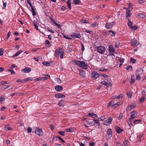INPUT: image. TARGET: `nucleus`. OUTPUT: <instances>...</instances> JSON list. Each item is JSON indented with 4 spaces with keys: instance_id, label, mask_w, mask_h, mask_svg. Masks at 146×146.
<instances>
[{
    "instance_id": "1",
    "label": "nucleus",
    "mask_w": 146,
    "mask_h": 146,
    "mask_svg": "<svg viewBox=\"0 0 146 146\" xmlns=\"http://www.w3.org/2000/svg\"><path fill=\"white\" fill-rule=\"evenodd\" d=\"M74 61L76 65L79 66L80 67L85 70H87L88 68V63L84 61H80L74 60Z\"/></svg>"
},
{
    "instance_id": "2",
    "label": "nucleus",
    "mask_w": 146,
    "mask_h": 146,
    "mask_svg": "<svg viewBox=\"0 0 146 146\" xmlns=\"http://www.w3.org/2000/svg\"><path fill=\"white\" fill-rule=\"evenodd\" d=\"M61 50L62 49L60 48H59L58 49H56L55 50V56L56 57H58L59 54H60V58H63V55L64 54V52L63 51H61Z\"/></svg>"
},
{
    "instance_id": "3",
    "label": "nucleus",
    "mask_w": 146,
    "mask_h": 146,
    "mask_svg": "<svg viewBox=\"0 0 146 146\" xmlns=\"http://www.w3.org/2000/svg\"><path fill=\"white\" fill-rule=\"evenodd\" d=\"M108 51L110 56H115L113 53L115 52V49L114 47L111 45H109L108 46Z\"/></svg>"
},
{
    "instance_id": "4",
    "label": "nucleus",
    "mask_w": 146,
    "mask_h": 146,
    "mask_svg": "<svg viewBox=\"0 0 146 146\" xmlns=\"http://www.w3.org/2000/svg\"><path fill=\"white\" fill-rule=\"evenodd\" d=\"M105 48L104 47L101 46H98L97 48V51L98 52L101 54L104 53L105 52Z\"/></svg>"
},
{
    "instance_id": "5",
    "label": "nucleus",
    "mask_w": 146,
    "mask_h": 146,
    "mask_svg": "<svg viewBox=\"0 0 146 146\" xmlns=\"http://www.w3.org/2000/svg\"><path fill=\"white\" fill-rule=\"evenodd\" d=\"M35 133L37 135L39 136H42L43 134L42 130L40 128H37L35 130Z\"/></svg>"
},
{
    "instance_id": "6",
    "label": "nucleus",
    "mask_w": 146,
    "mask_h": 146,
    "mask_svg": "<svg viewBox=\"0 0 146 146\" xmlns=\"http://www.w3.org/2000/svg\"><path fill=\"white\" fill-rule=\"evenodd\" d=\"M115 24L114 22H112L111 23H106L105 25V27L107 29H111L113 26Z\"/></svg>"
},
{
    "instance_id": "7",
    "label": "nucleus",
    "mask_w": 146,
    "mask_h": 146,
    "mask_svg": "<svg viewBox=\"0 0 146 146\" xmlns=\"http://www.w3.org/2000/svg\"><path fill=\"white\" fill-rule=\"evenodd\" d=\"M91 76L93 79L95 80L99 77L100 75L97 72L93 71L91 73Z\"/></svg>"
},
{
    "instance_id": "8",
    "label": "nucleus",
    "mask_w": 146,
    "mask_h": 146,
    "mask_svg": "<svg viewBox=\"0 0 146 146\" xmlns=\"http://www.w3.org/2000/svg\"><path fill=\"white\" fill-rule=\"evenodd\" d=\"M113 118L111 117H109L108 119L104 122V124L106 125H108L111 124L113 120Z\"/></svg>"
},
{
    "instance_id": "9",
    "label": "nucleus",
    "mask_w": 146,
    "mask_h": 146,
    "mask_svg": "<svg viewBox=\"0 0 146 146\" xmlns=\"http://www.w3.org/2000/svg\"><path fill=\"white\" fill-rule=\"evenodd\" d=\"M136 106L135 103L132 104L130 105H129L126 108V111H129L134 108Z\"/></svg>"
},
{
    "instance_id": "10",
    "label": "nucleus",
    "mask_w": 146,
    "mask_h": 146,
    "mask_svg": "<svg viewBox=\"0 0 146 146\" xmlns=\"http://www.w3.org/2000/svg\"><path fill=\"white\" fill-rule=\"evenodd\" d=\"M131 43V45L133 46H136L139 44V42L135 38L132 39Z\"/></svg>"
},
{
    "instance_id": "11",
    "label": "nucleus",
    "mask_w": 146,
    "mask_h": 146,
    "mask_svg": "<svg viewBox=\"0 0 146 146\" xmlns=\"http://www.w3.org/2000/svg\"><path fill=\"white\" fill-rule=\"evenodd\" d=\"M138 113L137 111H133L131 113V114L130 116V118L131 119H134L135 118L137 117L138 115Z\"/></svg>"
},
{
    "instance_id": "12",
    "label": "nucleus",
    "mask_w": 146,
    "mask_h": 146,
    "mask_svg": "<svg viewBox=\"0 0 146 146\" xmlns=\"http://www.w3.org/2000/svg\"><path fill=\"white\" fill-rule=\"evenodd\" d=\"M71 36L72 38H80L81 37L80 34L77 32L74 33L71 35Z\"/></svg>"
},
{
    "instance_id": "13",
    "label": "nucleus",
    "mask_w": 146,
    "mask_h": 146,
    "mask_svg": "<svg viewBox=\"0 0 146 146\" xmlns=\"http://www.w3.org/2000/svg\"><path fill=\"white\" fill-rule=\"evenodd\" d=\"M31 71V69L29 67H26L24 69H22L21 71L24 73H27L30 72Z\"/></svg>"
},
{
    "instance_id": "14",
    "label": "nucleus",
    "mask_w": 146,
    "mask_h": 146,
    "mask_svg": "<svg viewBox=\"0 0 146 146\" xmlns=\"http://www.w3.org/2000/svg\"><path fill=\"white\" fill-rule=\"evenodd\" d=\"M50 19L51 21L54 23L56 26H57L59 28H60L61 27V25L57 24L55 21L54 20L52 17L50 18Z\"/></svg>"
},
{
    "instance_id": "15",
    "label": "nucleus",
    "mask_w": 146,
    "mask_h": 146,
    "mask_svg": "<svg viewBox=\"0 0 146 146\" xmlns=\"http://www.w3.org/2000/svg\"><path fill=\"white\" fill-rule=\"evenodd\" d=\"M101 84H103L106 86L108 87L109 86H112L111 83V82L108 83L106 82L105 81H103L101 82Z\"/></svg>"
},
{
    "instance_id": "16",
    "label": "nucleus",
    "mask_w": 146,
    "mask_h": 146,
    "mask_svg": "<svg viewBox=\"0 0 146 146\" xmlns=\"http://www.w3.org/2000/svg\"><path fill=\"white\" fill-rule=\"evenodd\" d=\"M55 97L56 98H64L65 97V96L59 93L56 94L55 95Z\"/></svg>"
},
{
    "instance_id": "17",
    "label": "nucleus",
    "mask_w": 146,
    "mask_h": 146,
    "mask_svg": "<svg viewBox=\"0 0 146 146\" xmlns=\"http://www.w3.org/2000/svg\"><path fill=\"white\" fill-rule=\"evenodd\" d=\"M55 89L57 91H60L63 90V88L62 86L58 85L55 86Z\"/></svg>"
},
{
    "instance_id": "18",
    "label": "nucleus",
    "mask_w": 146,
    "mask_h": 146,
    "mask_svg": "<svg viewBox=\"0 0 146 146\" xmlns=\"http://www.w3.org/2000/svg\"><path fill=\"white\" fill-rule=\"evenodd\" d=\"M88 115L90 117L95 119L98 117V116L96 114L92 113H88Z\"/></svg>"
},
{
    "instance_id": "19",
    "label": "nucleus",
    "mask_w": 146,
    "mask_h": 146,
    "mask_svg": "<svg viewBox=\"0 0 146 146\" xmlns=\"http://www.w3.org/2000/svg\"><path fill=\"white\" fill-rule=\"evenodd\" d=\"M127 4L128 5V7L126 9L127 11H131L133 9V5L130 3H127Z\"/></svg>"
},
{
    "instance_id": "20",
    "label": "nucleus",
    "mask_w": 146,
    "mask_h": 146,
    "mask_svg": "<svg viewBox=\"0 0 146 146\" xmlns=\"http://www.w3.org/2000/svg\"><path fill=\"white\" fill-rule=\"evenodd\" d=\"M107 134V135H108L110 137H111L112 134V132L111 129H108Z\"/></svg>"
},
{
    "instance_id": "21",
    "label": "nucleus",
    "mask_w": 146,
    "mask_h": 146,
    "mask_svg": "<svg viewBox=\"0 0 146 146\" xmlns=\"http://www.w3.org/2000/svg\"><path fill=\"white\" fill-rule=\"evenodd\" d=\"M93 121L94 122V124L96 123L97 124V125H96L95 127L97 128H98L100 126V123L99 121L98 120L95 119H93Z\"/></svg>"
},
{
    "instance_id": "22",
    "label": "nucleus",
    "mask_w": 146,
    "mask_h": 146,
    "mask_svg": "<svg viewBox=\"0 0 146 146\" xmlns=\"http://www.w3.org/2000/svg\"><path fill=\"white\" fill-rule=\"evenodd\" d=\"M131 11H127L125 13L126 18L127 19H129V18L132 15V13L130 12Z\"/></svg>"
},
{
    "instance_id": "23",
    "label": "nucleus",
    "mask_w": 146,
    "mask_h": 146,
    "mask_svg": "<svg viewBox=\"0 0 146 146\" xmlns=\"http://www.w3.org/2000/svg\"><path fill=\"white\" fill-rule=\"evenodd\" d=\"M86 123L87 124L92 125H94V122L93 121V119H92L91 121H86Z\"/></svg>"
},
{
    "instance_id": "24",
    "label": "nucleus",
    "mask_w": 146,
    "mask_h": 146,
    "mask_svg": "<svg viewBox=\"0 0 146 146\" xmlns=\"http://www.w3.org/2000/svg\"><path fill=\"white\" fill-rule=\"evenodd\" d=\"M135 81V76L134 75H132L131 76V78L130 82V84H132Z\"/></svg>"
},
{
    "instance_id": "25",
    "label": "nucleus",
    "mask_w": 146,
    "mask_h": 146,
    "mask_svg": "<svg viewBox=\"0 0 146 146\" xmlns=\"http://www.w3.org/2000/svg\"><path fill=\"white\" fill-rule=\"evenodd\" d=\"M143 72V70L141 68L138 69L136 71V73H138L139 75L142 74Z\"/></svg>"
},
{
    "instance_id": "26",
    "label": "nucleus",
    "mask_w": 146,
    "mask_h": 146,
    "mask_svg": "<svg viewBox=\"0 0 146 146\" xmlns=\"http://www.w3.org/2000/svg\"><path fill=\"white\" fill-rule=\"evenodd\" d=\"M138 16L140 18L145 19L146 18V16L144 14L141 13L138 14Z\"/></svg>"
},
{
    "instance_id": "27",
    "label": "nucleus",
    "mask_w": 146,
    "mask_h": 146,
    "mask_svg": "<svg viewBox=\"0 0 146 146\" xmlns=\"http://www.w3.org/2000/svg\"><path fill=\"white\" fill-rule=\"evenodd\" d=\"M116 132L118 133H119L121 132H122L123 131V130L120 128L119 127H116Z\"/></svg>"
},
{
    "instance_id": "28",
    "label": "nucleus",
    "mask_w": 146,
    "mask_h": 146,
    "mask_svg": "<svg viewBox=\"0 0 146 146\" xmlns=\"http://www.w3.org/2000/svg\"><path fill=\"white\" fill-rule=\"evenodd\" d=\"M127 25L130 28L133 24V23L131 22V21L129 19H128Z\"/></svg>"
},
{
    "instance_id": "29",
    "label": "nucleus",
    "mask_w": 146,
    "mask_h": 146,
    "mask_svg": "<svg viewBox=\"0 0 146 146\" xmlns=\"http://www.w3.org/2000/svg\"><path fill=\"white\" fill-rule=\"evenodd\" d=\"M81 2L80 0H74L72 1V3L75 5H78Z\"/></svg>"
},
{
    "instance_id": "30",
    "label": "nucleus",
    "mask_w": 146,
    "mask_h": 146,
    "mask_svg": "<svg viewBox=\"0 0 146 146\" xmlns=\"http://www.w3.org/2000/svg\"><path fill=\"white\" fill-rule=\"evenodd\" d=\"M23 52L22 50H20L17 52L15 54L13 55V57H15L18 56L21 52Z\"/></svg>"
},
{
    "instance_id": "31",
    "label": "nucleus",
    "mask_w": 146,
    "mask_h": 146,
    "mask_svg": "<svg viewBox=\"0 0 146 146\" xmlns=\"http://www.w3.org/2000/svg\"><path fill=\"white\" fill-rule=\"evenodd\" d=\"M141 121V120L140 119H139L134 120L133 122V123L134 124V125H135L140 123Z\"/></svg>"
},
{
    "instance_id": "32",
    "label": "nucleus",
    "mask_w": 146,
    "mask_h": 146,
    "mask_svg": "<svg viewBox=\"0 0 146 146\" xmlns=\"http://www.w3.org/2000/svg\"><path fill=\"white\" fill-rule=\"evenodd\" d=\"M79 74L81 76L84 77L86 75V73L84 71L81 70Z\"/></svg>"
},
{
    "instance_id": "33",
    "label": "nucleus",
    "mask_w": 146,
    "mask_h": 146,
    "mask_svg": "<svg viewBox=\"0 0 146 146\" xmlns=\"http://www.w3.org/2000/svg\"><path fill=\"white\" fill-rule=\"evenodd\" d=\"M131 31H134L136 30L138 28V27L137 26H131L130 27Z\"/></svg>"
},
{
    "instance_id": "34",
    "label": "nucleus",
    "mask_w": 146,
    "mask_h": 146,
    "mask_svg": "<svg viewBox=\"0 0 146 146\" xmlns=\"http://www.w3.org/2000/svg\"><path fill=\"white\" fill-rule=\"evenodd\" d=\"M45 76L42 78V80H46L50 78V76L49 74L45 75Z\"/></svg>"
},
{
    "instance_id": "35",
    "label": "nucleus",
    "mask_w": 146,
    "mask_h": 146,
    "mask_svg": "<svg viewBox=\"0 0 146 146\" xmlns=\"http://www.w3.org/2000/svg\"><path fill=\"white\" fill-rule=\"evenodd\" d=\"M80 22L82 23H89V21L86 20L85 19H82L80 21Z\"/></svg>"
},
{
    "instance_id": "36",
    "label": "nucleus",
    "mask_w": 146,
    "mask_h": 146,
    "mask_svg": "<svg viewBox=\"0 0 146 146\" xmlns=\"http://www.w3.org/2000/svg\"><path fill=\"white\" fill-rule=\"evenodd\" d=\"M5 130L7 131L9 130H11L12 129L10 127V125H7L5 126Z\"/></svg>"
},
{
    "instance_id": "37",
    "label": "nucleus",
    "mask_w": 146,
    "mask_h": 146,
    "mask_svg": "<svg viewBox=\"0 0 146 146\" xmlns=\"http://www.w3.org/2000/svg\"><path fill=\"white\" fill-rule=\"evenodd\" d=\"M108 32L109 35L111 36H114L115 35V33L113 31H109Z\"/></svg>"
},
{
    "instance_id": "38",
    "label": "nucleus",
    "mask_w": 146,
    "mask_h": 146,
    "mask_svg": "<svg viewBox=\"0 0 146 146\" xmlns=\"http://www.w3.org/2000/svg\"><path fill=\"white\" fill-rule=\"evenodd\" d=\"M70 0H68L67 1V5L68 8L70 10L71 9V5L70 3Z\"/></svg>"
},
{
    "instance_id": "39",
    "label": "nucleus",
    "mask_w": 146,
    "mask_h": 146,
    "mask_svg": "<svg viewBox=\"0 0 146 146\" xmlns=\"http://www.w3.org/2000/svg\"><path fill=\"white\" fill-rule=\"evenodd\" d=\"M33 80V78H25L24 80V82H25L27 81H32Z\"/></svg>"
},
{
    "instance_id": "40",
    "label": "nucleus",
    "mask_w": 146,
    "mask_h": 146,
    "mask_svg": "<svg viewBox=\"0 0 146 146\" xmlns=\"http://www.w3.org/2000/svg\"><path fill=\"white\" fill-rule=\"evenodd\" d=\"M136 80H139L141 79V77L139 75V74L138 73H136Z\"/></svg>"
},
{
    "instance_id": "41",
    "label": "nucleus",
    "mask_w": 146,
    "mask_h": 146,
    "mask_svg": "<svg viewBox=\"0 0 146 146\" xmlns=\"http://www.w3.org/2000/svg\"><path fill=\"white\" fill-rule=\"evenodd\" d=\"M114 104V102L112 101H111L107 105V106L108 107H109L110 106L113 107V104Z\"/></svg>"
},
{
    "instance_id": "42",
    "label": "nucleus",
    "mask_w": 146,
    "mask_h": 146,
    "mask_svg": "<svg viewBox=\"0 0 146 146\" xmlns=\"http://www.w3.org/2000/svg\"><path fill=\"white\" fill-rule=\"evenodd\" d=\"M7 84V82L6 81H1L0 82V85L3 86Z\"/></svg>"
},
{
    "instance_id": "43",
    "label": "nucleus",
    "mask_w": 146,
    "mask_h": 146,
    "mask_svg": "<svg viewBox=\"0 0 146 146\" xmlns=\"http://www.w3.org/2000/svg\"><path fill=\"white\" fill-rule=\"evenodd\" d=\"M10 86V85L9 84H7V85H3L2 86V88L3 89H5L9 87Z\"/></svg>"
},
{
    "instance_id": "44",
    "label": "nucleus",
    "mask_w": 146,
    "mask_h": 146,
    "mask_svg": "<svg viewBox=\"0 0 146 146\" xmlns=\"http://www.w3.org/2000/svg\"><path fill=\"white\" fill-rule=\"evenodd\" d=\"M98 25V24L97 22H94L91 25V26L92 27H93L97 26Z\"/></svg>"
},
{
    "instance_id": "45",
    "label": "nucleus",
    "mask_w": 146,
    "mask_h": 146,
    "mask_svg": "<svg viewBox=\"0 0 146 146\" xmlns=\"http://www.w3.org/2000/svg\"><path fill=\"white\" fill-rule=\"evenodd\" d=\"M46 44L49 46H51V44L50 43L49 41L48 40H46Z\"/></svg>"
},
{
    "instance_id": "46",
    "label": "nucleus",
    "mask_w": 146,
    "mask_h": 146,
    "mask_svg": "<svg viewBox=\"0 0 146 146\" xmlns=\"http://www.w3.org/2000/svg\"><path fill=\"white\" fill-rule=\"evenodd\" d=\"M120 44V43L119 42L116 41L115 43V48H118V46Z\"/></svg>"
},
{
    "instance_id": "47",
    "label": "nucleus",
    "mask_w": 146,
    "mask_h": 146,
    "mask_svg": "<svg viewBox=\"0 0 146 146\" xmlns=\"http://www.w3.org/2000/svg\"><path fill=\"white\" fill-rule=\"evenodd\" d=\"M120 105V102H117L115 104H114L113 105V107H114L115 108H116L118 106H119Z\"/></svg>"
},
{
    "instance_id": "48",
    "label": "nucleus",
    "mask_w": 146,
    "mask_h": 146,
    "mask_svg": "<svg viewBox=\"0 0 146 146\" xmlns=\"http://www.w3.org/2000/svg\"><path fill=\"white\" fill-rule=\"evenodd\" d=\"M31 9V11L32 13V15L33 16H35L36 15V13L34 9L33 8H32Z\"/></svg>"
},
{
    "instance_id": "49",
    "label": "nucleus",
    "mask_w": 146,
    "mask_h": 146,
    "mask_svg": "<svg viewBox=\"0 0 146 146\" xmlns=\"http://www.w3.org/2000/svg\"><path fill=\"white\" fill-rule=\"evenodd\" d=\"M42 64L44 65L47 66H49L50 65V63L46 62H43Z\"/></svg>"
},
{
    "instance_id": "50",
    "label": "nucleus",
    "mask_w": 146,
    "mask_h": 146,
    "mask_svg": "<svg viewBox=\"0 0 146 146\" xmlns=\"http://www.w3.org/2000/svg\"><path fill=\"white\" fill-rule=\"evenodd\" d=\"M145 98V97L144 96L142 97L139 100V102L141 103L143 102Z\"/></svg>"
},
{
    "instance_id": "51",
    "label": "nucleus",
    "mask_w": 146,
    "mask_h": 146,
    "mask_svg": "<svg viewBox=\"0 0 146 146\" xmlns=\"http://www.w3.org/2000/svg\"><path fill=\"white\" fill-rule=\"evenodd\" d=\"M17 82H19V83H23L24 82V80H22L21 79H19L17 80L16 81Z\"/></svg>"
},
{
    "instance_id": "52",
    "label": "nucleus",
    "mask_w": 146,
    "mask_h": 146,
    "mask_svg": "<svg viewBox=\"0 0 146 146\" xmlns=\"http://www.w3.org/2000/svg\"><path fill=\"white\" fill-rule=\"evenodd\" d=\"M117 99H121L123 97V95L121 94H120L118 96H117Z\"/></svg>"
},
{
    "instance_id": "53",
    "label": "nucleus",
    "mask_w": 146,
    "mask_h": 146,
    "mask_svg": "<svg viewBox=\"0 0 146 146\" xmlns=\"http://www.w3.org/2000/svg\"><path fill=\"white\" fill-rule=\"evenodd\" d=\"M65 131L68 132H72L73 131V129L72 128H69L65 129Z\"/></svg>"
},
{
    "instance_id": "54",
    "label": "nucleus",
    "mask_w": 146,
    "mask_h": 146,
    "mask_svg": "<svg viewBox=\"0 0 146 146\" xmlns=\"http://www.w3.org/2000/svg\"><path fill=\"white\" fill-rule=\"evenodd\" d=\"M105 118V117L104 115H102L101 116L100 118H98L99 120H103Z\"/></svg>"
},
{
    "instance_id": "55",
    "label": "nucleus",
    "mask_w": 146,
    "mask_h": 146,
    "mask_svg": "<svg viewBox=\"0 0 146 146\" xmlns=\"http://www.w3.org/2000/svg\"><path fill=\"white\" fill-rule=\"evenodd\" d=\"M124 58H120L119 59V61L120 63H123L124 62Z\"/></svg>"
},
{
    "instance_id": "56",
    "label": "nucleus",
    "mask_w": 146,
    "mask_h": 146,
    "mask_svg": "<svg viewBox=\"0 0 146 146\" xmlns=\"http://www.w3.org/2000/svg\"><path fill=\"white\" fill-rule=\"evenodd\" d=\"M56 137L60 139L63 143H65V141L62 139V138L59 136H57Z\"/></svg>"
},
{
    "instance_id": "57",
    "label": "nucleus",
    "mask_w": 146,
    "mask_h": 146,
    "mask_svg": "<svg viewBox=\"0 0 146 146\" xmlns=\"http://www.w3.org/2000/svg\"><path fill=\"white\" fill-rule=\"evenodd\" d=\"M123 117V114L121 113H120L118 118V120L121 119Z\"/></svg>"
},
{
    "instance_id": "58",
    "label": "nucleus",
    "mask_w": 146,
    "mask_h": 146,
    "mask_svg": "<svg viewBox=\"0 0 146 146\" xmlns=\"http://www.w3.org/2000/svg\"><path fill=\"white\" fill-rule=\"evenodd\" d=\"M126 69L127 70H132V67L131 66H129L126 67Z\"/></svg>"
},
{
    "instance_id": "59",
    "label": "nucleus",
    "mask_w": 146,
    "mask_h": 146,
    "mask_svg": "<svg viewBox=\"0 0 146 146\" xmlns=\"http://www.w3.org/2000/svg\"><path fill=\"white\" fill-rule=\"evenodd\" d=\"M5 98L3 96H2L0 98V102H3L5 100Z\"/></svg>"
},
{
    "instance_id": "60",
    "label": "nucleus",
    "mask_w": 146,
    "mask_h": 146,
    "mask_svg": "<svg viewBox=\"0 0 146 146\" xmlns=\"http://www.w3.org/2000/svg\"><path fill=\"white\" fill-rule=\"evenodd\" d=\"M136 62V60L133 58H131V62L133 63H134Z\"/></svg>"
},
{
    "instance_id": "61",
    "label": "nucleus",
    "mask_w": 146,
    "mask_h": 146,
    "mask_svg": "<svg viewBox=\"0 0 146 146\" xmlns=\"http://www.w3.org/2000/svg\"><path fill=\"white\" fill-rule=\"evenodd\" d=\"M58 133L60 135H61L63 136L65 135L64 132V131H59Z\"/></svg>"
},
{
    "instance_id": "62",
    "label": "nucleus",
    "mask_w": 146,
    "mask_h": 146,
    "mask_svg": "<svg viewBox=\"0 0 146 146\" xmlns=\"http://www.w3.org/2000/svg\"><path fill=\"white\" fill-rule=\"evenodd\" d=\"M40 80H42V78L41 77H39L38 78H37L35 79L34 80V81L35 82L37 81H39Z\"/></svg>"
},
{
    "instance_id": "63",
    "label": "nucleus",
    "mask_w": 146,
    "mask_h": 146,
    "mask_svg": "<svg viewBox=\"0 0 146 146\" xmlns=\"http://www.w3.org/2000/svg\"><path fill=\"white\" fill-rule=\"evenodd\" d=\"M127 96L129 98H131L132 94L130 92H129L127 94Z\"/></svg>"
},
{
    "instance_id": "64",
    "label": "nucleus",
    "mask_w": 146,
    "mask_h": 146,
    "mask_svg": "<svg viewBox=\"0 0 146 146\" xmlns=\"http://www.w3.org/2000/svg\"><path fill=\"white\" fill-rule=\"evenodd\" d=\"M11 33L10 32H8V33H7V36L6 38V39H7L10 36V35H11Z\"/></svg>"
}]
</instances>
